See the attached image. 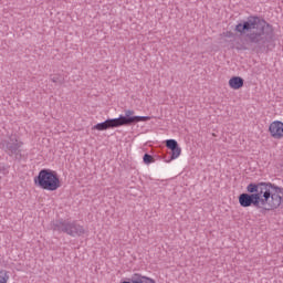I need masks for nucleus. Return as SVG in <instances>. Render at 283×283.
Listing matches in <instances>:
<instances>
[{
  "instance_id": "f257e3e1",
  "label": "nucleus",
  "mask_w": 283,
  "mask_h": 283,
  "mask_svg": "<svg viewBox=\"0 0 283 283\" xmlns=\"http://www.w3.org/2000/svg\"><path fill=\"white\" fill-rule=\"evenodd\" d=\"M247 192L239 196V205L244 209L254 207L262 211H273L283 201V188L271 182L249 184Z\"/></svg>"
},
{
  "instance_id": "f03ea898",
  "label": "nucleus",
  "mask_w": 283,
  "mask_h": 283,
  "mask_svg": "<svg viewBox=\"0 0 283 283\" xmlns=\"http://www.w3.org/2000/svg\"><path fill=\"white\" fill-rule=\"evenodd\" d=\"M239 34H247L250 43L259 50H266L269 43L275 38V30L266 20L260 17H249L247 21L240 22L234 28Z\"/></svg>"
},
{
  "instance_id": "7ed1b4c3",
  "label": "nucleus",
  "mask_w": 283,
  "mask_h": 283,
  "mask_svg": "<svg viewBox=\"0 0 283 283\" xmlns=\"http://www.w3.org/2000/svg\"><path fill=\"white\" fill-rule=\"evenodd\" d=\"M34 185L45 191H56V189L61 188V179H59L56 171L42 169L39 171V175L34 177Z\"/></svg>"
},
{
  "instance_id": "20e7f679",
  "label": "nucleus",
  "mask_w": 283,
  "mask_h": 283,
  "mask_svg": "<svg viewBox=\"0 0 283 283\" xmlns=\"http://www.w3.org/2000/svg\"><path fill=\"white\" fill-rule=\"evenodd\" d=\"M53 231L57 233H66L71 238H81L84 235L85 228L81 226L77 221H67V220H56L52 223Z\"/></svg>"
},
{
  "instance_id": "39448f33",
  "label": "nucleus",
  "mask_w": 283,
  "mask_h": 283,
  "mask_svg": "<svg viewBox=\"0 0 283 283\" xmlns=\"http://www.w3.org/2000/svg\"><path fill=\"white\" fill-rule=\"evenodd\" d=\"M1 145L8 156H19L21 154V147H23V143L12 137L9 140H3Z\"/></svg>"
},
{
  "instance_id": "423d86ee",
  "label": "nucleus",
  "mask_w": 283,
  "mask_h": 283,
  "mask_svg": "<svg viewBox=\"0 0 283 283\" xmlns=\"http://www.w3.org/2000/svg\"><path fill=\"white\" fill-rule=\"evenodd\" d=\"M115 127H120L116 118H108L102 123H98L92 127V129H97V132H105L107 129H114Z\"/></svg>"
},
{
  "instance_id": "0eeeda50",
  "label": "nucleus",
  "mask_w": 283,
  "mask_h": 283,
  "mask_svg": "<svg viewBox=\"0 0 283 283\" xmlns=\"http://www.w3.org/2000/svg\"><path fill=\"white\" fill-rule=\"evenodd\" d=\"M270 135L272 138H275L276 140H280L283 138V123L280 120H275L270 124L269 127Z\"/></svg>"
},
{
  "instance_id": "6e6552de",
  "label": "nucleus",
  "mask_w": 283,
  "mask_h": 283,
  "mask_svg": "<svg viewBox=\"0 0 283 283\" xmlns=\"http://www.w3.org/2000/svg\"><path fill=\"white\" fill-rule=\"evenodd\" d=\"M166 147L170 149V160H176L182 154V148L178 146V142L176 139H167Z\"/></svg>"
},
{
  "instance_id": "1a4fd4ad",
  "label": "nucleus",
  "mask_w": 283,
  "mask_h": 283,
  "mask_svg": "<svg viewBox=\"0 0 283 283\" xmlns=\"http://www.w3.org/2000/svg\"><path fill=\"white\" fill-rule=\"evenodd\" d=\"M134 118V111L132 109H127L125 111V115H119V117L115 118L117 120V125H119V127H128L130 125H134V120H132Z\"/></svg>"
},
{
  "instance_id": "9d476101",
  "label": "nucleus",
  "mask_w": 283,
  "mask_h": 283,
  "mask_svg": "<svg viewBox=\"0 0 283 283\" xmlns=\"http://www.w3.org/2000/svg\"><path fill=\"white\" fill-rule=\"evenodd\" d=\"M122 283H156V281L140 273H135L128 281H123Z\"/></svg>"
},
{
  "instance_id": "9b49d317",
  "label": "nucleus",
  "mask_w": 283,
  "mask_h": 283,
  "mask_svg": "<svg viewBox=\"0 0 283 283\" xmlns=\"http://www.w3.org/2000/svg\"><path fill=\"white\" fill-rule=\"evenodd\" d=\"M229 86L232 90H240L244 87V78L240 76H233L232 78L229 80Z\"/></svg>"
},
{
  "instance_id": "f8f14e48",
  "label": "nucleus",
  "mask_w": 283,
  "mask_h": 283,
  "mask_svg": "<svg viewBox=\"0 0 283 283\" xmlns=\"http://www.w3.org/2000/svg\"><path fill=\"white\" fill-rule=\"evenodd\" d=\"M50 81H52V83H55L56 85H63V83H65V77H63V75L61 74H55L51 75Z\"/></svg>"
},
{
  "instance_id": "ddd939ff",
  "label": "nucleus",
  "mask_w": 283,
  "mask_h": 283,
  "mask_svg": "<svg viewBox=\"0 0 283 283\" xmlns=\"http://www.w3.org/2000/svg\"><path fill=\"white\" fill-rule=\"evenodd\" d=\"M149 119H150L149 116H134V118L130 120H134V125H136V123H145Z\"/></svg>"
},
{
  "instance_id": "4468645a",
  "label": "nucleus",
  "mask_w": 283,
  "mask_h": 283,
  "mask_svg": "<svg viewBox=\"0 0 283 283\" xmlns=\"http://www.w3.org/2000/svg\"><path fill=\"white\" fill-rule=\"evenodd\" d=\"M8 280H10V276L8 275V271L1 270L0 271V283H8Z\"/></svg>"
},
{
  "instance_id": "2eb2a0df",
  "label": "nucleus",
  "mask_w": 283,
  "mask_h": 283,
  "mask_svg": "<svg viewBox=\"0 0 283 283\" xmlns=\"http://www.w3.org/2000/svg\"><path fill=\"white\" fill-rule=\"evenodd\" d=\"M0 174H2L3 176H8V174H10V166L6 164H0Z\"/></svg>"
},
{
  "instance_id": "dca6fc26",
  "label": "nucleus",
  "mask_w": 283,
  "mask_h": 283,
  "mask_svg": "<svg viewBox=\"0 0 283 283\" xmlns=\"http://www.w3.org/2000/svg\"><path fill=\"white\" fill-rule=\"evenodd\" d=\"M143 160H144L145 165H151V163H154V156H151L149 154H145L143 157Z\"/></svg>"
},
{
  "instance_id": "f3484780",
  "label": "nucleus",
  "mask_w": 283,
  "mask_h": 283,
  "mask_svg": "<svg viewBox=\"0 0 283 283\" xmlns=\"http://www.w3.org/2000/svg\"><path fill=\"white\" fill-rule=\"evenodd\" d=\"M237 50H247L245 46H237Z\"/></svg>"
}]
</instances>
